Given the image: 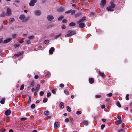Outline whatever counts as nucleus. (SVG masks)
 Segmentation results:
<instances>
[{
  "instance_id": "f257e3e1",
  "label": "nucleus",
  "mask_w": 132,
  "mask_h": 132,
  "mask_svg": "<svg viewBox=\"0 0 132 132\" xmlns=\"http://www.w3.org/2000/svg\"><path fill=\"white\" fill-rule=\"evenodd\" d=\"M76 33V32L74 30H69L68 31L67 33L65 36V37H70Z\"/></svg>"
},
{
  "instance_id": "f03ea898",
  "label": "nucleus",
  "mask_w": 132,
  "mask_h": 132,
  "mask_svg": "<svg viewBox=\"0 0 132 132\" xmlns=\"http://www.w3.org/2000/svg\"><path fill=\"white\" fill-rule=\"evenodd\" d=\"M19 19L21 20L22 22H26L27 21L28 19L26 18L25 15L24 14H21L19 16Z\"/></svg>"
},
{
  "instance_id": "7ed1b4c3",
  "label": "nucleus",
  "mask_w": 132,
  "mask_h": 132,
  "mask_svg": "<svg viewBox=\"0 0 132 132\" xmlns=\"http://www.w3.org/2000/svg\"><path fill=\"white\" fill-rule=\"evenodd\" d=\"M37 1V0H31L29 3V5L31 6H33L35 5V4L36 3Z\"/></svg>"
},
{
  "instance_id": "20e7f679",
  "label": "nucleus",
  "mask_w": 132,
  "mask_h": 132,
  "mask_svg": "<svg viewBox=\"0 0 132 132\" xmlns=\"http://www.w3.org/2000/svg\"><path fill=\"white\" fill-rule=\"evenodd\" d=\"M34 14L36 16H39L41 14L42 12L40 10H37L35 11Z\"/></svg>"
},
{
  "instance_id": "39448f33",
  "label": "nucleus",
  "mask_w": 132,
  "mask_h": 132,
  "mask_svg": "<svg viewBox=\"0 0 132 132\" xmlns=\"http://www.w3.org/2000/svg\"><path fill=\"white\" fill-rule=\"evenodd\" d=\"M106 1V0H102L100 3V6L102 7H103L105 5Z\"/></svg>"
},
{
  "instance_id": "423d86ee",
  "label": "nucleus",
  "mask_w": 132,
  "mask_h": 132,
  "mask_svg": "<svg viewBox=\"0 0 132 132\" xmlns=\"http://www.w3.org/2000/svg\"><path fill=\"white\" fill-rule=\"evenodd\" d=\"M60 126V123L58 122H55L54 124V127L55 129H57L59 128Z\"/></svg>"
},
{
  "instance_id": "0eeeda50",
  "label": "nucleus",
  "mask_w": 132,
  "mask_h": 132,
  "mask_svg": "<svg viewBox=\"0 0 132 132\" xmlns=\"http://www.w3.org/2000/svg\"><path fill=\"white\" fill-rule=\"evenodd\" d=\"M11 15V10L9 8H7V10L6 15L7 16H10Z\"/></svg>"
},
{
  "instance_id": "6e6552de",
  "label": "nucleus",
  "mask_w": 132,
  "mask_h": 132,
  "mask_svg": "<svg viewBox=\"0 0 132 132\" xmlns=\"http://www.w3.org/2000/svg\"><path fill=\"white\" fill-rule=\"evenodd\" d=\"M54 18V16L51 15H48L47 16V18L48 21H50L52 20Z\"/></svg>"
},
{
  "instance_id": "1a4fd4ad",
  "label": "nucleus",
  "mask_w": 132,
  "mask_h": 132,
  "mask_svg": "<svg viewBox=\"0 0 132 132\" xmlns=\"http://www.w3.org/2000/svg\"><path fill=\"white\" fill-rule=\"evenodd\" d=\"M86 17L85 16H84L83 17L82 19L80 20H79L77 22L78 24H79L81 22H83L84 20H86Z\"/></svg>"
},
{
  "instance_id": "9d476101",
  "label": "nucleus",
  "mask_w": 132,
  "mask_h": 132,
  "mask_svg": "<svg viewBox=\"0 0 132 132\" xmlns=\"http://www.w3.org/2000/svg\"><path fill=\"white\" fill-rule=\"evenodd\" d=\"M24 52L23 51H20L18 52L16 54H14V55L15 56L18 57L23 54Z\"/></svg>"
},
{
  "instance_id": "9b49d317",
  "label": "nucleus",
  "mask_w": 132,
  "mask_h": 132,
  "mask_svg": "<svg viewBox=\"0 0 132 132\" xmlns=\"http://www.w3.org/2000/svg\"><path fill=\"white\" fill-rule=\"evenodd\" d=\"M12 39V38H9L6 39L3 42V43L4 44L8 42H9Z\"/></svg>"
},
{
  "instance_id": "f8f14e48",
  "label": "nucleus",
  "mask_w": 132,
  "mask_h": 132,
  "mask_svg": "<svg viewBox=\"0 0 132 132\" xmlns=\"http://www.w3.org/2000/svg\"><path fill=\"white\" fill-rule=\"evenodd\" d=\"M122 120V119L116 121L115 123L116 125H118L120 124L121 123Z\"/></svg>"
},
{
  "instance_id": "ddd939ff",
  "label": "nucleus",
  "mask_w": 132,
  "mask_h": 132,
  "mask_svg": "<svg viewBox=\"0 0 132 132\" xmlns=\"http://www.w3.org/2000/svg\"><path fill=\"white\" fill-rule=\"evenodd\" d=\"M11 113V111L9 110H7L5 111V113L6 115L8 116Z\"/></svg>"
},
{
  "instance_id": "4468645a",
  "label": "nucleus",
  "mask_w": 132,
  "mask_h": 132,
  "mask_svg": "<svg viewBox=\"0 0 132 132\" xmlns=\"http://www.w3.org/2000/svg\"><path fill=\"white\" fill-rule=\"evenodd\" d=\"M15 21L14 18H10L9 19V24H11L12 22Z\"/></svg>"
},
{
  "instance_id": "2eb2a0df",
  "label": "nucleus",
  "mask_w": 132,
  "mask_h": 132,
  "mask_svg": "<svg viewBox=\"0 0 132 132\" xmlns=\"http://www.w3.org/2000/svg\"><path fill=\"white\" fill-rule=\"evenodd\" d=\"M59 107L60 109H63L64 107V103L63 102H61L59 104Z\"/></svg>"
},
{
  "instance_id": "dca6fc26",
  "label": "nucleus",
  "mask_w": 132,
  "mask_h": 132,
  "mask_svg": "<svg viewBox=\"0 0 132 132\" xmlns=\"http://www.w3.org/2000/svg\"><path fill=\"white\" fill-rule=\"evenodd\" d=\"M54 47H51L49 50V53L51 54H53V52L54 51Z\"/></svg>"
},
{
  "instance_id": "f3484780",
  "label": "nucleus",
  "mask_w": 132,
  "mask_h": 132,
  "mask_svg": "<svg viewBox=\"0 0 132 132\" xmlns=\"http://www.w3.org/2000/svg\"><path fill=\"white\" fill-rule=\"evenodd\" d=\"M89 81L90 83L92 84L94 82V79L92 78H90L89 79Z\"/></svg>"
},
{
  "instance_id": "a211bd4d",
  "label": "nucleus",
  "mask_w": 132,
  "mask_h": 132,
  "mask_svg": "<svg viewBox=\"0 0 132 132\" xmlns=\"http://www.w3.org/2000/svg\"><path fill=\"white\" fill-rule=\"evenodd\" d=\"M79 26L81 28H83L85 26V24L84 23H82L79 24Z\"/></svg>"
},
{
  "instance_id": "6ab92c4d",
  "label": "nucleus",
  "mask_w": 132,
  "mask_h": 132,
  "mask_svg": "<svg viewBox=\"0 0 132 132\" xmlns=\"http://www.w3.org/2000/svg\"><path fill=\"white\" fill-rule=\"evenodd\" d=\"M62 35V34L61 33H60L58 35H57L55 37V39H57L60 37Z\"/></svg>"
},
{
  "instance_id": "aec40b11",
  "label": "nucleus",
  "mask_w": 132,
  "mask_h": 132,
  "mask_svg": "<svg viewBox=\"0 0 132 132\" xmlns=\"http://www.w3.org/2000/svg\"><path fill=\"white\" fill-rule=\"evenodd\" d=\"M34 37V36L33 35H32L28 37V39L31 40L33 39Z\"/></svg>"
},
{
  "instance_id": "412c9836",
  "label": "nucleus",
  "mask_w": 132,
  "mask_h": 132,
  "mask_svg": "<svg viewBox=\"0 0 132 132\" xmlns=\"http://www.w3.org/2000/svg\"><path fill=\"white\" fill-rule=\"evenodd\" d=\"M107 10L109 11H113V9L111 6L108 7L107 8Z\"/></svg>"
},
{
  "instance_id": "4be33fe9",
  "label": "nucleus",
  "mask_w": 132,
  "mask_h": 132,
  "mask_svg": "<svg viewBox=\"0 0 132 132\" xmlns=\"http://www.w3.org/2000/svg\"><path fill=\"white\" fill-rule=\"evenodd\" d=\"M64 10V9L62 7H60V8H59L57 11L58 12H62Z\"/></svg>"
},
{
  "instance_id": "5701e85b",
  "label": "nucleus",
  "mask_w": 132,
  "mask_h": 132,
  "mask_svg": "<svg viewBox=\"0 0 132 132\" xmlns=\"http://www.w3.org/2000/svg\"><path fill=\"white\" fill-rule=\"evenodd\" d=\"M5 98L1 99L0 101V103L2 104H3L5 103Z\"/></svg>"
},
{
  "instance_id": "b1692460",
  "label": "nucleus",
  "mask_w": 132,
  "mask_h": 132,
  "mask_svg": "<svg viewBox=\"0 0 132 132\" xmlns=\"http://www.w3.org/2000/svg\"><path fill=\"white\" fill-rule=\"evenodd\" d=\"M116 104L120 108L121 107V105L120 103L118 101L116 102Z\"/></svg>"
},
{
  "instance_id": "393cba45",
  "label": "nucleus",
  "mask_w": 132,
  "mask_h": 132,
  "mask_svg": "<svg viewBox=\"0 0 132 132\" xmlns=\"http://www.w3.org/2000/svg\"><path fill=\"white\" fill-rule=\"evenodd\" d=\"M99 74L100 75L102 76V77H104L105 76V75L104 74V73H102L100 72V71L99 72Z\"/></svg>"
},
{
  "instance_id": "a878e982",
  "label": "nucleus",
  "mask_w": 132,
  "mask_h": 132,
  "mask_svg": "<svg viewBox=\"0 0 132 132\" xmlns=\"http://www.w3.org/2000/svg\"><path fill=\"white\" fill-rule=\"evenodd\" d=\"M84 123L86 126H87L88 125V122L86 120L84 121Z\"/></svg>"
},
{
  "instance_id": "bb28decb",
  "label": "nucleus",
  "mask_w": 132,
  "mask_h": 132,
  "mask_svg": "<svg viewBox=\"0 0 132 132\" xmlns=\"http://www.w3.org/2000/svg\"><path fill=\"white\" fill-rule=\"evenodd\" d=\"M64 16H61L58 19V21H61L64 18Z\"/></svg>"
},
{
  "instance_id": "cd10ccee",
  "label": "nucleus",
  "mask_w": 132,
  "mask_h": 132,
  "mask_svg": "<svg viewBox=\"0 0 132 132\" xmlns=\"http://www.w3.org/2000/svg\"><path fill=\"white\" fill-rule=\"evenodd\" d=\"M44 114L45 115H48L49 114V111H45L44 112Z\"/></svg>"
},
{
  "instance_id": "c85d7f7f",
  "label": "nucleus",
  "mask_w": 132,
  "mask_h": 132,
  "mask_svg": "<svg viewBox=\"0 0 132 132\" xmlns=\"http://www.w3.org/2000/svg\"><path fill=\"white\" fill-rule=\"evenodd\" d=\"M67 110L69 112H70L71 111V109L70 108L69 106H67Z\"/></svg>"
},
{
  "instance_id": "c756f323",
  "label": "nucleus",
  "mask_w": 132,
  "mask_h": 132,
  "mask_svg": "<svg viewBox=\"0 0 132 132\" xmlns=\"http://www.w3.org/2000/svg\"><path fill=\"white\" fill-rule=\"evenodd\" d=\"M111 7L112 8H114L115 7V5L114 4H113V3L112 2H111Z\"/></svg>"
},
{
  "instance_id": "7c9ffc66",
  "label": "nucleus",
  "mask_w": 132,
  "mask_h": 132,
  "mask_svg": "<svg viewBox=\"0 0 132 132\" xmlns=\"http://www.w3.org/2000/svg\"><path fill=\"white\" fill-rule=\"evenodd\" d=\"M40 85L39 84H38L37 85V87L36 88V90H38L40 89Z\"/></svg>"
},
{
  "instance_id": "2f4dec72",
  "label": "nucleus",
  "mask_w": 132,
  "mask_h": 132,
  "mask_svg": "<svg viewBox=\"0 0 132 132\" xmlns=\"http://www.w3.org/2000/svg\"><path fill=\"white\" fill-rule=\"evenodd\" d=\"M24 84L22 85L20 88V90H23L24 88Z\"/></svg>"
},
{
  "instance_id": "473e14b6",
  "label": "nucleus",
  "mask_w": 132,
  "mask_h": 132,
  "mask_svg": "<svg viewBox=\"0 0 132 132\" xmlns=\"http://www.w3.org/2000/svg\"><path fill=\"white\" fill-rule=\"evenodd\" d=\"M75 25V23L74 22H71L69 24V26H73Z\"/></svg>"
},
{
  "instance_id": "72a5a7b5",
  "label": "nucleus",
  "mask_w": 132,
  "mask_h": 132,
  "mask_svg": "<svg viewBox=\"0 0 132 132\" xmlns=\"http://www.w3.org/2000/svg\"><path fill=\"white\" fill-rule=\"evenodd\" d=\"M72 11V9H70L69 10L66 11L65 12V13L67 14L71 12V11Z\"/></svg>"
},
{
  "instance_id": "f704fd0d",
  "label": "nucleus",
  "mask_w": 132,
  "mask_h": 132,
  "mask_svg": "<svg viewBox=\"0 0 132 132\" xmlns=\"http://www.w3.org/2000/svg\"><path fill=\"white\" fill-rule=\"evenodd\" d=\"M48 100V99L47 98H44L43 100V102L44 103L46 102Z\"/></svg>"
},
{
  "instance_id": "c9c22d12",
  "label": "nucleus",
  "mask_w": 132,
  "mask_h": 132,
  "mask_svg": "<svg viewBox=\"0 0 132 132\" xmlns=\"http://www.w3.org/2000/svg\"><path fill=\"white\" fill-rule=\"evenodd\" d=\"M50 72H48L46 74V77H48L50 76Z\"/></svg>"
},
{
  "instance_id": "e433bc0d",
  "label": "nucleus",
  "mask_w": 132,
  "mask_h": 132,
  "mask_svg": "<svg viewBox=\"0 0 132 132\" xmlns=\"http://www.w3.org/2000/svg\"><path fill=\"white\" fill-rule=\"evenodd\" d=\"M26 43L28 44H30L31 43L30 40L29 39L27 40H26Z\"/></svg>"
},
{
  "instance_id": "4c0bfd02",
  "label": "nucleus",
  "mask_w": 132,
  "mask_h": 132,
  "mask_svg": "<svg viewBox=\"0 0 132 132\" xmlns=\"http://www.w3.org/2000/svg\"><path fill=\"white\" fill-rule=\"evenodd\" d=\"M76 11V10H72V11H71V15H72L74 14L75 13Z\"/></svg>"
},
{
  "instance_id": "58836bf2",
  "label": "nucleus",
  "mask_w": 132,
  "mask_h": 132,
  "mask_svg": "<svg viewBox=\"0 0 132 132\" xmlns=\"http://www.w3.org/2000/svg\"><path fill=\"white\" fill-rule=\"evenodd\" d=\"M112 95V94L111 93H110L107 94V96L108 97H111Z\"/></svg>"
},
{
  "instance_id": "ea45409f",
  "label": "nucleus",
  "mask_w": 132,
  "mask_h": 132,
  "mask_svg": "<svg viewBox=\"0 0 132 132\" xmlns=\"http://www.w3.org/2000/svg\"><path fill=\"white\" fill-rule=\"evenodd\" d=\"M49 43V41L48 40H46L44 41V43L46 44H48Z\"/></svg>"
},
{
  "instance_id": "a19ab883",
  "label": "nucleus",
  "mask_w": 132,
  "mask_h": 132,
  "mask_svg": "<svg viewBox=\"0 0 132 132\" xmlns=\"http://www.w3.org/2000/svg\"><path fill=\"white\" fill-rule=\"evenodd\" d=\"M129 94H127L126 96V100H129Z\"/></svg>"
},
{
  "instance_id": "79ce46f5",
  "label": "nucleus",
  "mask_w": 132,
  "mask_h": 132,
  "mask_svg": "<svg viewBox=\"0 0 132 132\" xmlns=\"http://www.w3.org/2000/svg\"><path fill=\"white\" fill-rule=\"evenodd\" d=\"M12 37L13 38H16V35L15 34H13L12 35Z\"/></svg>"
},
{
  "instance_id": "37998d69",
  "label": "nucleus",
  "mask_w": 132,
  "mask_h": 132,
  "mask_svg": "<svg viewBox=\"0 0 132 132\" xmlns=\"http://www.w3.org/2000/svg\"><path fill=\"white\" fill-rule=\"evenodd\" d=\"M51 95V93L50 92H48L47 93V97H49Z\"/></svg>"
},
{
  "instance_id": "c03bdc74",
  "label": "nucleus",
  "mask_w": 132,
  "mask_h": 132,
  "mask_svg": "<svg viewBox=\"0 0 132 132\" xmlns=\"http://www.w3.org/2000/svg\"><path fill=\"white\" fill-rule=\"evenodd\" d=\"M5 16V13L4 12H2V13L0 15V16L1 17H4Z\"/></svg>"
},
{
  "instance_id": "a18cd8bd",
  "label": "nucleus",
  "mask_w": 132,
  "mask_h": 132,
  "mask_svg": "<svg viewBox=\"0 0 132 132\" xmlns=\"http://www.w3.org/2000/svg\"><path fill=\"white\" fill-rule=\"evenodd\" d=\"M34 85V81L31 82L30 84L31 86L33 87Z\"/></svg>"
},
{
  "instance_id": "49530a36",
  "label": "nucleus",
  "mask_w": 132,
  "mask_h": 132,
  "mask_svg": "<svg viewBox=\"0 0 132 132\" xmlns=\"http://www.w3.org/2000/svg\"><path fill=\"white\" fill-rule=\"evenodd\" d=\"M69 121V118H67L65 119V122H68Z\"/></svg>"
},
{
  "instance_id": "de8ad7c7",
  "label": "nucleus",
  "mask_w": 132,
  "mask_h": 132,
  "mask_svg": "<svg viewBox=\"0 0 132 132\" xmlns=\"http://www.w3.org/2000/svg\"><path fill=\"white\" fill-rule=\"evenodd\" d=\"M125 130L123 129H122L120 130H118V132H120L121 131H124Z\"/></svg>"
},
{
  "instance_id": "09e8293b",
  "label": "nucleus",
  "mask_w": 132,
  "mask_h": 132,
  "mask_svg": "<svg viewBox=\"0 0 132 132\" xmlns=\"http://www.w3.org/2000/svg\"><path fill=\"white\" fill-rule=\"evenodd\" d=\"M35 106V105L34 104H32L31 106V108L32 109H34Z\"/></svg>"
},
{
  "instance_id": "8fccbe9b",
  "label": "nucleus",
  "mask_w": 132,
  "mask_h": 132,
  "mask_svg": "<svg viewBox=\"0 0 132 132\" xmlns=\"http://www.w3.org/2000/svg\"><path fill=\"white\" fill-rule=\"evenodd\" d=\"M44 94V92L43 91H41L40 92V96H43Z\"/></svg>"
},
{
  "instance_id": "3c124183",
  "label": "nucleus",
  "mask_w": 132,
  "mask_h": 132,
  "mask_svg": "<svg viewBox=\"0 0 132 132\" xmlns=\"http://www.w3.org/2000/svg\"><path fill=\"white\" fill-rule=\"evenodd\" d=\"M81 113V112L80 111H77L76 112V114L78 115L80 114Z\"/></svg>"
},
{
  "instance_id": "603ef678",
  "label": "nucleus",
  "mask_w": 132,
  "mask_h": 132,
  "mask_svg": "<svg viewBox=\"0 0 132 132\" xmlns=\"http://www.w3.org/2000/svg\"><path fill=\"white\" fill-rule=\"evenodd\" d=\"M64 86V85L63 84H61L60 85V87L61 88H63Z\"/></svg>"
},
{
  "instance_id": "864d4df0",
  "label": "nucleus",
  "mask_w": 132,
  "mask_h": 132,
  "mask_svg": "<svg viewBox=\"0 0 132 132\" xmlns=\"http://www.w3.org/2000/svg\"><path fill=\"white\" fill-rule=\"evenodd\" d=\"M105 125L104 124H103L101 126V129H103L105 127Z\"/></svg>"
},
{
  "instance_id": "5fc2aeb1",
  "label": "nucleus",
  "mask_w": 132,
  "mask_h": 132,
  "mask_svg": "<svg viewBox=\"0 0 132 132\" xmlns=\"http://www.w3.org/2000/svg\"><path fill=\"white\" fill-rule=\"evenodd\" d=\"M96 98H99L101 97L100 95H96L95 96Z\"/></svg>"
},
{
  "instance_id": "6e6d98bb",
  "label": "nucleus",
  "mask_w": 132,
  "mask_h": 132,
  "mask_svg": "<svg viewBox=\"0 0 132 132\" xmlns=\"http://www.w3.org/2000/svg\"><path fill=\"white\" fill-rule=\"evenodd\" d=\"M20 119L23 121L27 119V118H20Z\"/></svg>"
},
{
  "instance_id": "4d7b16f0",
  "label": "nucleus",
  "mask_w": 132,
  "mask_h": 132,
  "mask_svg": "<svg viewBox=\"0 0 132 132\" xmlns=\"http://www.w3.org/2000/svg\"><path fill=\"white\" fill-rule=\"evenodd\" d=\"M64 93L67 95H68L69 94V92L68 91L65 90H64Z\"/></svg>"
},
{
  "instance_id": "13d9d810",
  "label": "nucleus",
  "mask_w": 132,
  "mask_h": 132,
  "mask_svg": "<svg viewBox=\"0 0 132 132\" xmlns=\"http://www.w3.org/2000/svg\"><path fill=\"white\" fill-rule=\"evenodd\" d=\"M7 20H4L3 21V24H6L7 23Z\"/></svg>"
},
{
  "instance_id": "bf43d9fd",
  "label": "nucleus",
  "mask_w": 132,
  "mask_h": 132,
  "mask_svg": "<svg viewBox=\"0 0 132 132\" xmlns=\"http://www.w3.org/2000/svg\"><path fill=\"white\" fill-rule=\"evenodd\" d=\"M81 14V13H78L76 14V17L78 16H79Z\"/></svg>"
},
{
  "instance_id": "052dcab7",
  "label": "nucleus",
  "mask_w": 132,
  "mask_h": 132,
  "mask_svg": "<svg viewBox=\"0 0 132 132\" xmlns=\"http://www.w3.org/2000/svg\"><path fill=\"white\" fill-rule=\"evenodd\" d=\"M81 14V13H78L76 14V17L78 16H79Z\"/></svg>"
},
{
  "instance_id": "680f3d73",
  "label": "nucleus",
  "mask_w": 132,
  "mask_h": 132,
  "mask_svg": "<svg viewBox=\"0 0 132 132\" xmlns=\"http://www.w3.org/2000/svg\"><path fill=\"white\" fill-rule=\"evenodd\" d=\"M67 22V20L65 19H64L62 20V22L63 23H66Z\"/></svg>"
},
{
  "instance_id": "e2e57ef3",
  "label": "nucleus",
  "mask_w": 132,
  "mask_h": 132,
  "mask_svg": "<svg viewBox=\"0 0 132 132\" xmlns=\"http://www.w3.org/2000/svg\"><path fill=\"white\" fill-rule=\"evenodd\" d=\"M129 106L130 109H131V108H132V102L130 104Z\"/></svg>"
},
{
  "instance_id": "0e129e2a",
  "label": "nucleus",
  "mask_w": 132,
  "mask_h": 132,
  "mask_svg": "<svg viewBox=\"0 0 132 132\" xmlns=\"http://www.w3.org/2000/svg\"><path fill=\"white\" fill-rule=\"evenodd\" d=\"M62 28L63 29H65V28H66V26H65V25H63L62 26Z\"/></svg>"
},
{
  "instance_id": "69168bd1",
  "label": "nucleus",
  "mask_w": 132,
  "mask_h": 132,
  "mask_svg": "<svg viewBox=\"0 0 132 132\" xmlns=\"http://www.w3.org/2000/svg\"><path fill=\"white\" fill-rule=\"evenodd\" d=\"M98 118V115H96L94 117V119H97Z\"/></svg>"
},
{
  "instance_id": "338daca9",
  "label": "nucleus",
  "mask_w": 132,
  "mask_h": 132,
  "mask_svg": "<svg viewBox=\"0 0 132 132\" xmlns=\"http://www.w3.org/2000/svg\"><path fill=\"white\" fill-rule=\"evenodd\" d=\"M38 78V76L37 75H35L34 76V78L35 79H36Z\"/></svg>"
},
{
  "instance_id": "774afa93",
  "label": "nucleus",
  "mask_w": 132,
  "mask_h": 132,
  "mask_svg": "<svg viewBox=\"0 0 132 132\" xmlns=\"http://www.w3.org/2000/svg\"><path fill=\"white\" fill-rule=\"evenodd\" d=\"M52 93H53V94H56V91L54 90H52Z\"/></svg>"
}]
</instances>
